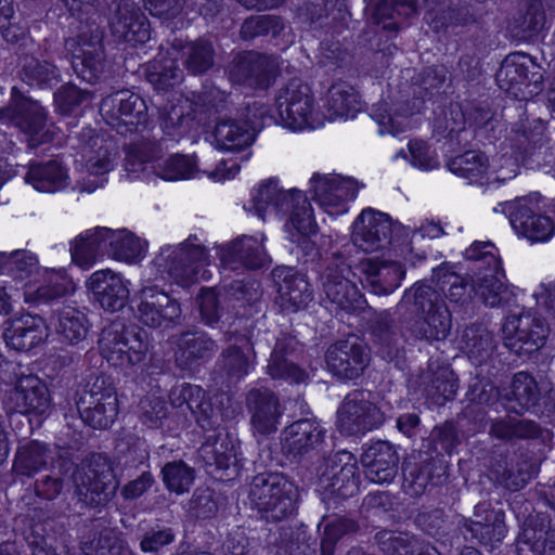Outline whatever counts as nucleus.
Here are the masks:
<instances>
[{
	"mask_svg": "<svg viewBox=\"0 0 555 555\" xmlns=\"http://www.w3.org/2000/svg\"><path fill=\"white\" fill-rule=\"evenodd\" d=\"M360 270L376 295L392 293L399 287L404 276L401 264L396 261L387 262L370 258L360 263Z\"/></svg>",
	"mask_w": 555,
	"mask_h": 555,
	"instance_id": "c756f323",
	"label": "nucleus"
},
{
	"mask_svg": "<svg viewBox=\"0 0 555 555\" xmlns=\"http://www.w3.org/2000/svg\"><path fill=\"white\" fill-rule=\"evenodd\" d=\"M100 349L109 364L127 371L144 361L147 344L138 334L113 325L103 331Z\"/></svg>",
	"mask_w": 555,
	"mask_h": 555,
	"instance_id": "6e6552de",
	"label": "nucleus"
},
{
	"mask_svg": "<svg viewBox=\"0 0 555 555\" xmlns=\"http://www.w3.org/2000/svg\"><path fill=\"white\" fill-rule=\"evenodd\" d=\"M390 229L387 215L367 208L353 222L352 240L364 251H374L388 243Z\"/></svg>",
	"mask_w": 555,
	"mask_h": 555,
	"instance_id": "4be33fe9",
	"label": "nucleus"
},
{
	"mask_svg": "<svg viewBox=\"0 0 555 555\" xmlns=\"http://www.w3.org/2000/svg\"><path fill=\"white\" fill-rule=\"evenodd\" d=\"M367 347L358 337L333 345L326 353L328 370L341 379L359 377L369 364Z\"/></svg>",
	"mask_w": 555,
	"mask_h": 555,
	"instance_id": "a211bd4d",
	"label": "nucleus"
},
{
	"mask_svg": "<svg viewBox=\"0 0 555 555\" xmlns=\"http://www.w3.org/2000/svg\"><path fill=\"white\" fill-rule=\"evenodd\" d=\"M276 107L282 121L292 130L315 129L324 125V118L314 111L309 87L299 80L289 81L279 91Z\"/></svg>",
	"mask_w": 555,
	"mask_h": 555,
	"instance_id": "20e7f679",
	"label": "nucleus"
},
{
	"mask_svg": "<svg viewBox=\"0 0 555 555\" xmlns=\"http://www.w3.org/2000/svg\"><path fill=\"white\" fill-rule=\"evenodd\" d=\"M55 327L63 339L72 344L83 339L88 331L85 314L73 307H66L59 312Z\"/></svg>",
	"mask_w": 555,
	"mask_h": 555,
	"instance_id": "09e8293b",
	"label": "nucleus"
},
{
	"mask_svg": "<svg viewBox=\"0 0 555 555\" xmlns=\"http://www.w3.org/2000/svg\"><path fill=\"white\" fill-rule=\"evenodd\" d=\"M108 255L118 261L133 263L141 259L145 251L143 242L126 229L113 231L107 235Z\"/></svg>",
	"mask_w": 555,
	"mask_h": 555,
	"instance_id": "4c0bfd02",
	"label": "nucleus"
},
{
	"mask_svg": "<svg viewBox=\"0 0 555 555\" xmlns=\"http://www.w3.org/2000/svg\"><path fill=\"white\" fill-rule=\"evenodd\" d=\"M55 105L62 114L70 113L76 106L91 100V93L68 85L54 95Z\"/></svg>",
	"mask_w": 555,
	"mask_h": 555,
	"instance_id": "69168bd1",
	"label": "nucleus"
},
{
	"mask_svg": "<svg viewBox=\"0 0 555 555\" xmlns=\"http://www.w3.org/2000/svg\"><path fill=\"white\" fill-rule=\"evenodd\" d=\"M87 138L80 147L87 171L92 176H103L114 168L116 147L111 139L94 134L92 130L83 133Z\"/></svg>",
	"mask_w": 555,
	"mask_h": 555,
	"instance_id": "cd10ccee",
	"label": "nucleus"
},
{
	"mask_svg": "<svg viewBox=\"0 0 555 555\" xmlns=\"http://www.w3.org/2000/svg\"><path fill=\"white\" fill-rule=\"evenodd\" d=\"M193 108L188 99H181L178 104L172 105L163 120L165 131L173 139L186 134L193 128Z\"/></svg>",
	"mask_w": 555,
	"mask_h": 555,
	"instance_id": "de8ad7c7",
	"label": "nucleus"
},
{
	"mask_svg": "<svg viewBox=\"0 0 555 555\" xmlns=\"http://www.w3.org/2000/svg\"><path fill=\"white\" fill-rule=\"evenodd\" d=\"M262 243V236H243L232 244L229 251V259L224 257L223 261L227 264H231L232 261L237 260L250 269L261 268L269 261Z\"/></svg>",
	"mask_w": 555,
	"mask_h": 555,
	"instance_id": "e433bc0d",
	"label": "nucleus"
},
{
	"mask_svg": "<svg viewBox=\"0 0 555 555\" xmlns=\"http://www.w3.org/2000/svg\"><path fill=\"white\" fill-rule=\"evenodd\" d=\"M23 80L30 86L52 87L59 80L56 67L48 62L30 60L22 70Z\"/></svg>",
	"mask_w": 555,
	"mask_h": 555,
	"instance_id": "4d7b16f0",
	"label": "nucleus"
},
{
	"mask_svg": "<svg viewBox=\"0 0 555 555\" xmlns=\"http://www.w3.org/2000/svg\"><path fill=\"white\" fill-rule=\"evenodd\" d=\"M141 420L150 428H159L168 416V409L163 396L147 395L140 402Z\"/></svg>",
	"mask_w": 555,
	"mask_h": 555,
	"instance_id": "bf43d9fd",
	"label": "nucleus"
},
{
	"mask_svg": "<svg viewBox=\"0 0 555 555\" xmlns=\"http://www.w3.org/2000/svg\"><path fill=\"white\" fill-rule=\"evenodd\" d=\"M519 555H555V543L544 529L526 527L518 541Z\"/></svg>",
	"mask_w": 555,
	"mask_h": 555,
	"instance_id": "3c124183",
	"label": "nucleus"
},
{
	"mask_svg": "<svg viewBox=\"0 0 555 555\" xmlns=\"http://www.w3.org/2000/svg\"><path fill=\"white\" fill-rule=\"evenodd\" d=\"M350 268L344 263L328 268L323 281V292L337 308L353 312L363 308L364 299L350 281Z\"/></svg>",
	"mask_w": 555,
	"mask_h": 555,
	"instance_id": "412c9836",
	"label": "nucleus"
},
{
	"mask_svg": "<svg viewBox=\"0 0 555 555\" xmlns=\"http://www.w3.org/2000/svg\"><path fill=\"white\" fill-rule=\"evenodd\" d=\"M503 516V513L495 512L493 514V525L490 526L483 525L480 521H474L470 530L482 543L499 542L505 534Z\"/></svg>",
	"mask_w": 555,
	"mask_h": 555,
	"instance_id": "774afa93",
	"label": "nucleus"
},
{
	"mask_svg": "<svg viewBox=\"0 0 555 555\" xmlns=\"http://www.w3.org/2000/svg\"><path fill=\"white\" fill-rule=\"evenodd\" d=\"M108 228H94L77 236L70 247L72 260L82 269L91 268L104 254H108Z\"/></svg>",
	"mask_w": 555,
	"mask_h": 555,
	"instance_id": "7c9ffc66",
	"label": "nucleus"
},
{
	"mask_svg": "<svg viewBox=\"0 0 555 555\" xmlns=\"http://www.w3.org/2000/svg\"><path fill=\"white\" fill-rule=\"evenodd\" d=\"M380 422L379 411L365 400L363 392L349 395L338 410L337 427L343 435L371 430Z\"/></svg>",
	"mask_w": 555,
	"mask_h": 555,
	"instance_id": "6ab92c4d",
	"label": "nucleus"
},
{
	"mask_svg": "<svg viewBox=\"0 0 555 555\" xmlns=\"http://www.w3.org/2000/svg\"><path fill=\"white\" fill-rule=\"evenodd\" d=\"M46 464V447L34 441L21 447L14 461V469L22 475L30 476Z\"/></svg>",
	"mask_w": 555,
	"mask_h": 555,
	"instance_id": "864d4df0",
	"label": "nucleus"
},
{
	"mask_svg": "<svg viewBox=\"0 0 555 555\" xmlns=\"http://www.w3.org/2000/svg\"><path fill=\"white\" fill-rule=\"evenodd\" d=\"M72 52V65L75 73L90 83L94 82L102 72V33L98 27L81 33L77 39L67 41Z\"/></svg>",
	"mask_w": 555,
	"mask_h": 555,
	"instance_id": "dca6fc26",
	"label": "nucleus"
},
{
	"mask_svg": "<svg viewBox=\"0 0 555 555\" xmlns=\"http://www.w3.org/2000/svg\"><path fill=\"white\" fill-rule=\"evenodd\" d=\"M251 124V121L237 119L220 120L214 131L218 147L237 151L251 144L255 137V128Z\"/></svg>",
	"mask_w": 555,
	"mask_h": 555,
	"instance_id": "473e14b6",
	"label": "nucleus"
},
{
	"mask_svg": "<svg viewBox=\"0 0 555 555\" xmlns=\"http://www.w3.org/2000/svg\"><path fill=\"white\" fill-rule=\"evenodd\" d=\"M512 396L521 410L534 405L538 399V387L532 376L525 372L515 374L512 383Z\"/></svg>",
	"mask_w": 555,
	"mask_h": 555,
	"instance_id": "052dcab7",
	"label": "nucleus"
},
{
	"mask_svg": "<svg viewBox=\"0 0 555 555\" xmlns=\"http://www.w3.org/2000/svg\"><path fill=\"white\" fill-rule=\"evenodd\" d=\"M153 169L159 178L166 181L191 179L197 175L195 159L180 154H172L163 162H158Z\"/></svg>",
	"mask_w": 555,
	"mask_h": 555,
	"instance_id": "a18cd8bd",
	"label": "nucleus"
},
{
	"mask_svg": "<svg viewBox=\"0 0 555 555\" xmlns=\"http://www.w3.org/2000/svg\"><path fill=\"white\" fill-rule=\"evenodd\" d=\"M73 479L78 499L91 506L108 502L118 487L111 462L101 454L77 468Z\"/></svg>",
	"mask_w": 555,
	"mask_h": 555,
	"instance_id": "7ed1b4c3",
	"label": "nucleus"
},
{
	"mask_svg": "<svg viewBox=\"0 0 555 555\" xmlns=\"http://www.w3.org/2000/svg\"><path fill=\"white\" fill-rule=\"evenodd\" d=\"M247 209L262 220L271 215L288 214L285 228L293 242L299 243L301 237L315 234L318 229L312 206L306 196L299 191L281 190L273 179L261 182L253 190L251 206Z\"/></svg>",
	"mask_w": 555,
	"mask_h": 555,
	"instance_id": "f257e3e1",
	"label": "nucleus"
},
{
	"mask_svg": "<svg viewBox=\"0 0 555 555\" xmlns=\"http://www.w3.org/2000/svg\"><path fill=\"white\" fill-rule=\"evenodd\" d=\"M326 109L328 119L353 118L361 109V103L354 89L344 82L333 85L327 93Z\"/></svg>",
	"mask_w": 555,
	"mask_h": 555,
	"instance_id": "f704fd0d",
	"label": "nucleus"
},
{
	"mask_svg": "<svg viewBox=\"0 0 555 555\" xmlns=\"http://www.w3.org/2000/svg\"><path fill=\"white\" fill-rule=\"evenodd\" d=\"M499 87L517 99L527 100L541 91L542 74L533 60L520 52L507 55L496 73Z\"/></svg>",
	"mask_w": 555,
	"mask_h": 555,
	"instance_id": "0eeeda50",
	"label": "nucleus"
},
{
	"mask_svg": "<svg viewBox=\"0 0 555 555\" xmlns=\"http://www.w3.org/2000/svg\"><path fill=\"white\" fill-rule=\"evenodd\" d=\"M24 298L26 302H39L59 296H63L74 291V284L66 276L51 272L44 278L40 286H36L33 281L24 284Z\"/></svg>",
	"mask_w": 555,
	"mask_h": 555,
	"instance_id": "a19ab883",
	"label": "nucleus"
},
{
	"mask_svg": "<svg viewBox=\"0 0 555 555\" xmlns=\"http://www.w3.org/2000/svg\"><path fill=\"white\" fill-rule=\"evenodd\" d=\"M434 276L437 280L436 285L446 294L451 302L466 304L472 298V292L479 296L476 288H474L473 280L468 288L466 280L454 272L438 269L435 271Z\"/></svg>",
	"mask_w": 555,
	"mask_h": 555,
	"instance_id": "c03bdc74",
	"label": "nucleus"
},
{
	"mask_svg": "<svg viewBox=\"0 0 555 555\" xmlns=\"http://www.w3.org/2000/svg\"><path fill=\"white\" fill-rule=\"evenodd\" d=\"M11 410L26 415L44 416L51 411V396L47 385L35 375L21 376L8 397Z\"/></svg>",
	"mask_w": 555,
	"mask_h": 555,
	"instance_id": "f3484780",
	"label": "nucleus"
},
{
	"mask_svg": "<svg viewBox=\"0 0 555 555\" xmlns=\"http://www.w3.org/2000/svg\"><path fill=\"white\" fill-rule=\"evenodd\" d=\"M398 461L397 451L385 441L373 443L362 454L365 475L375 483L390 482L397 474Z\"/></svg>",
	"mask_w": 555,
	"mask_h": 555,
	"instance_id": "bb28decb",
	"label": "nucleus"
},
{
	"mask_svg": "<svg viewBox=\"0 0 555 555\" xmlns=\"http://www.w3.org/2000/svg\"><path fill=\"white\" fill-rule=\"evenodd\" d=\"M185 49L184 54H188L185 65L192 73H203L211 67L214 51L209 42L201 40L185 47Z\"/></svg>",
	"mask_w": 555,
	"mask_h": 555,
	"instance_id": "680f3d73",
	"label": "nucleus"
},
{
	"mask_svg": "<svg viewBox=\"0 0 555 555\" xmlns=\"http://www.w3.org/2000/svg\"><path fill=\"white\" fill-rule=\"evenodd\" d=\"M135 300L139 320L150 327H168L180 320V305L156 286H144Z\"/></svg>",
	"mask_w": 555,
	"mask_h": 555,
	"instance_id": "4468645a",
	"label": "nucleus"
},
{
	"mask_svg": "<svg viewBox=\"0 0 555 555\" xmlns=\"http://www.w3.org/2000/svg\"><path fill=\"white\" fill-rule=\"evenodd\" d=\"M38 272L37 257L25 250L0 253V274H10L16 280L30 278Z\"/></svg>",
	"mask_w": 555,
	"mask_h": 555,
	"instance_id": "49530a36",
	"label": "nucleus"
},
{
	"mask_svg": "<svg viewBox=\"0 0 555 555\" xmlns=\"http://www.w3.org/2000/svg\"><path fill=\"white\" fill-rule=\"evenodd\" d=\"M512 222L531 242H546L555 231L554 223L548 217L531 214L527 208H520Z\"/></svg>",
	"mask_w": 555,
	"mask_h": 555,
	"instance_id": "58836bf2",
	"label": "nucleus"
},
{
	"mask_svg": "<svg viewBox=\"0 0 555 555\" xmlns=\"http://www.w3.org/2000/svg\"><path fill=\"white\" fill-rule=\"evenodd\" d=\"M278 72L276 59L248 52L236 57L231 66L230 76L237 82L266 88Z\"/></svg>",
	"mask_w": 555,
	"mask_h": 555,
	"instance_id": "b1692460",
	"label": "nucleus"
},
{
	"mask_svg": "<svg viewBox=\"0 0 555 555\" xmlns=\"http://www.w3.org/2000/svg\"><path fill=\"white\" fill-rule=\"evenodd\" d=\"M312 298L310 284L302 275H286L279 286L276 298L281 308L288 312H296L307 306Z\"/></svg>",
	"mask_w": 555,
	"mask_h": 555,
	"instance_id": "c9c22d12",
	"label": "nucleus"
},
{
	"mask_svg": "<svg viewBox=\"0 0 555 555\" xmlns=\"http://www.w3.org/2000/svg\"><path fill=\"white\" fill-rule=\"evenodd\" d=\"M162 478L167 490L179 495L190 491L195 475L182 461H173L162 468Z\"/></svg>",
	"mask_w": 555,
	"mask_h": 555,
	"instance_id": "8fccbe9b",
	"label": "nucleus"
},
{
	"mask_svg": "<svg viewBox=\"0 0 555 555\" xmlns=\"http://www.w3.org/2000/svg\"><path fill=\"white\" fill-rule=\"evenodd\" d=\"M310 190L320 207L331 216L348 211V203L356 198L358 184L349 178L338 175L315 173L310 179Z\"/></svg>",
	"mask_w": 555,
	"mask_h": 555,
	"instance_id": "f8f14e48",
	"label": "nucleus"
},
{
	"mask_svg": "<svg viewBox=\"0 0 555 555\" xmlns=\"http://www.w3.org/2000/svg\"><path fill=\"white\" fill-rule=\"evenodd\" d=\"M206 258L205 249L190 238L177 247L163 248L155 264L163 267L177 284L188 286L208 279L206 270L203 269Z\"/></svg>",
	"mask_w": 555,
	"mask_h": 555,
	"instance_id": "39448f33",
	"label": "nucleus"
},
{
	"mask_svg": "<svg viewBox=\"0 0 555 555\" xmlns=\"http://www.w3.org/2000/svg\"><path fill=\"white\" fill-rule=\"evenodd\" d=\"M545 24V14L540 3L531 4L517 22L518 34L529 39L542 30Z\"/></svg>",
	"mask_w": 555,
	"mask_h": 555,
	"instance_id": "0e129e2a",
	"label": "nucleus"
},
{
	"mask_svg": "<svg viewBox=\"0 0 555 555\" xmlns=\"http://www.w3.org/2000/svg\"><path fill=\"white\" fill-rule=\"evenodd\" d=\"M268 370L273 378H285L296 383L305 378V372L297 365L288 363L276 349L271 354Z\"/></svg>",
	"mask_w": 555,
	"mask_h": 555,
	"instance_id": "338daca9",
	"label": "nucleus"
},
{
	"mask_svg": "<svg viewBox=\"0 0 555 555\" xmlns=\"http://www.w3.org/2000/svg\"><path fill=\"white\" fill-rule=\"evenodd\" d=\"M322 429L313 420H300L288 426L283 434V449L292 454H301L318 444Z\"/></svg>",
	"mask_w": 555,
	"mask_h": 555,
	"instance_id": "72a5a7b5",
	"label": "nucleus"
},
{
	"mask_svg": "<svg viewBox=\"0 0 555 555\" xmlns=\"http://www.w3.org/2000/svg\"><path fill=\"white\" fill-rule=\"evenodd\" d=\"M113 35L133 46L150 39V25L145 15L132 2L121 1L109 22Z\"/></svg>",
	"mask_w": 555,
	"mask_h": 555,
	"instance_id": "5701e85b",
	"label": "nucleus"
},
{
	"mask_svg": "<svg viewBox=\"0 0 555 555\" xmlns=\"http://www.w3.org/2000/svg\"><path fill=\"white\" fill-rule=\"evenodd\" d=\"M413 297L415 306L425 313L420 331L427 339H443L450 333L452 326L451 313L440 295L430 285H416L408 295Z\"/></svg>",
	"mask_w": 555,
	"mask_h": 555,
	"instance_id": "9b49d317",
	"label": "nucleus"
},
{
	"mask_svg": "<svg viewBox=\"0 0 555 555\" xmlns=\"http://www.w3.org/2000/svg\"><path fill=\"white\" fill-rule=\"evenodd\" d=\"M248 499L266 518L281 520L295 508V487L281 474H259L249 486Z\"/></svg>",
	"mask_w": 555,
	"mask_h": 555,
	"instance_id": "f03ea898",
	"label": "nucleus"
},
{
	"mask_svg": "<svg viewBox=\"0 0 555 555\" xmlns=\"http://www.w3.org/2000/svg\"><path fill=\"white\" fill-rule=\"evenodd\" d=\"M506 347L516 353H530L544 344L546 325L530 312L508 315L503 324Z\"/></svg>",
	"mask_w": 555,
	"mask_h": 555,
	"instance_id": "2eb2a0df",
	"label": "nucleus"
},
{
	"mask_svg": "<svg viewBox=\"0 0 555 555\" xmlns=\"http://www.w3.org/2000/svg\"><path fill=\"white\" fill-rule=\"evenodd\" d=\"M253 429L269 435L278 429L282 410L278 398L268 389L251 390L247 397Z\"/></svg>",
	"mask_w": 555,
	"mask_h": 555,
	"instance_id": "a878e982",
	"label": "nucleus"
},
{
	"mask_svg": "<svg viewBox=\"0 0 555 555\" xmlns=\"http://www.w3.org/2000/svg\"><path fill=\"white\" fill-rule=\"evenodd\" d=\"M3 337L10 348L29 350L48 337V326L42 318L25 314L10 322Z\"/></svg>",
	"mask_w": 555,
	"mask_h": 555,
	"instance_id": "c85d7f7f",
	"label": "nucleus"
},
{
	"mask_svg": "<svg viewBox=\"0 0 555 555\" xmlns=\"http://www.w3.org/2000/svg\"><path fill=\"white\" fill-rule=\"evenodd\" d=\"M179 51L173 47L172 51H167L170 60L160 53L158 59L151 65L147 79L157 90H166L175 87L182 79V70L176 65V59Z\"/></svg>",
	"mask_w": 555,
	"mask_h": 555,
	"instance_id": "79ce46f5",
	"label": "nucleus"
},
{
	"mask_svg": "<svg viewBox=\"0 0 555 555\" xmlns=\"http://www.w3.org/2000/svg\"><path fill=\"white\" fill-rule=\"evenodd\" d=\"M81 418L96 429L109 427L118 414V399L115 389L96 380L77 402Z\"/></svg>",
	"mask_w": 555,
	"mask_h": 555,
	"instance_id": "ddd939ff",
	"label": "nucleus"
},
{
	"mask_svg": "<svg viewBox=\"0 0 555 555\" xmlns=\"http://www.w3.org/2000/svg\"><path fill=\"white\" fill-rule=\"evenodd\" d=\"M420 111L421 107L416 105V101L413 105L399 100L391 103L383 101L375 107L374 118L380 127V133L397 134L409 127V116Z\"/></svg>",
	"mask_w": 555,
	"mask_h": 555,
	"instance_id": "2f4dec72",
	"label": "nucleus"
},
{
	"mask_svg": "<svg viewBox=\"0 0 555 555\" xmlns=\"http://www.w3.org/2000/svg\"><path fill=\"white\" fill-rule=\"evenodd\" d=\"M357 462L349 452H338L330 457L321 473V480L327 481L326 487L332 488L343 496L353 495L358 490Z\"/></svg>",
	"mask_w": 555,
	"mask_h": 555,
	"instance_id": "393cba45",
	"label": "nucleus"
},
{
	"mask_svg": "<svg viewBox=\"0 0 555 555\" xmlns=\"http://www.w3.org/2000/svg\"><path fill=\"white\" fill-rule=\"evenodd\" d=\"M251 364V350L248 344L244 349L230 347L222 357V370L230 378L241 379L247 375Z\"/></svg>",
	"mask_w": 555,
	"mask_h": 555,
	"instance_id": "6e6d98bb",
	"label": "nucleus"
},
{
	"mask_svg": "<svg viewBox=\"0 0 555 555\" xmlns=\"http://www.w3.org/2000/svg\"><path fill=\"white\" fill-rule=\"evenodd\" d=\"M380 550L388 555H413L421 543L408 533L380 531L376 534Z\"/></svg>",
	"mask_w": 555,
	"mask_h": 555,
	"instance_id": "5fc2aeb1",
	"label": "nucleus"
},
{
	"mask_svg": "<svg viewBox=\"0 0 555 555\" xmlns=\"http://www.w3.org/2000/svg\"><path fill=\"white\" fill-rule=\"evenodd\" d=\"M159 154L160 147L155 141L134 143L127 151L125 168L133 173L144 171L147 164L158 162Z\"/></svg>",
	"mask_w": 555,
	"mask_h": 555,
	"instance_id": "603ef678",
	"label": "nucleus"
},
{
	"mask_svg": "<svg viewBox=\"0 0 555 555\" xmlns=\"http://www.w3.org/2000/svg\"><path fill=\"white\" fill-rule=\"evenodd\" d=\"M86 286L94 294L100 305L109 311L125 307L130 295V282L109 269L93 272Z\"/></svg>",
	"mask_w": 555,
	"mask_h": 555,
	"instance_id": "aec40b11",
	"label": "nucleus"
},
{
	"mask_svg": "<svg viewBox=\"0 0 555 555\" xmlns=\"http://www.w3.org/2000/svg\"><path fill=\"white\" fill-rule=\"evenodd\" d=\"M100 112L104 120L120 133L132 132L147 120L144 100L129 90H120L106 96Z\"/></svg>",
	"mask_w": 555,
	"mask_h": 555,
	"instance_id": "1a4fd4ad",
	"label": "nucleus"
},
{
	"mask_svg": "<svg viewBox=\"0 0 555 555\" xmlns=\"http://www.w3.org/2000/svg\"><path fill=\"white\" fill-rule=\"evenodd\" d=\"M357 530L353 520L344 517H334L324 525V533L321 541L322 555H332L335 543L345 534Z\"/></svg>",
	"mask_w": 555,
	"mask_h": 555,
	"instance_id": "13d9d810",
	"label": "nucleus"
},
{
	"mask_svg": "<svg viewBox=\"0 0 555 555\" xmlns=\"http://www.w3.org/2000/svg\"><path fill=\"white\" fill-rule=\"evenodd\" d=\"M465 257L469 260L487 262L488 267L473 278L474 288L485 305L499 306L507 287L501 261L495 255V246L489 242H475L465 250Z\"/></svg>",
	"mask_w": 555,
	"mask_h": 555,
	"instance_id": "423d86ee",
	"label": "nucleus"
},
{
	"mask_svg": "<svg viewBox=\"0 0 555 555\" xmlns=\"http://www.w3.org/2000/svg\"><path fill=\"white\" fill-rule=\"evenodd\" d=\"M204 397V390L196 385L182 384L171 389L169 398L173 406L181 408L184 404L194 412L198 409Z\"/></svg>",
	"mask_w": 555,
	"mask_h": 555,
	"instance_id": "e2e57ef3",
	"label": "nucleus"
},
{
	"mask_svg": "<svg viewBox=\"0 0 555 555\" xmlns=\"http://www.w3.org/2000/svg\"><path fill=\"white\" fill-rule=\"evenodd\" d=\"M207 465L218 469H230L237 464V447L228 435H218L215 442L207 441L199 450Z\"/></svg>",
	"mask_w": 555,
	"mask_h": 555,
	"instance_id": "ea45409f",
	"label": "nucleus"
},
{
	"mask_svg": "<svg viewBox=\"0 0 555 555\" xmlns=\"http://www.w3.org/2000/svg\"><path fill=\"white\" fill-rule=\"evenodd\" d=\"M515 166L511 158L493 157L490 162L483 153L476 151H468L449 163L450 171L475 182L509 179L515 175Z\"/></svg>",
	"mask_w": 555,
	"mask_h": 555,
	"instance_id": "9d476101",
	"label": "nucleus"
},
{
	"mask_svg": "<svg viewBox=\"0 0 555 555\" xmlns=\"http://www.w3.org/2000/svg\"><path fill=\"white\" fill-rule=\"evenodd\" d=\"M66 178V170L57 162L33 165L27 173L28 182L40 192L60 190L63 188Z\"/></svg>",
	"mask_w": 555,
	"mask_h": 555,
	"instance_id": "37998d69",
	"label": "nucleus"
}]
</instances>
